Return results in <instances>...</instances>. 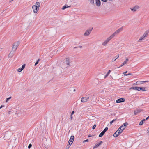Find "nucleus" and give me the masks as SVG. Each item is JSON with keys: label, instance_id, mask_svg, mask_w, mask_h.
I'll list each match as a JSON object with an SVG mask.
<instances>
[{"label": "nucleus", "instance_id": "obj_1", "mask_svg": "<svg viewBox=\"0 0 149 149\" xmlns=\"http://www.w3.org/2000/svg\"><path fill=\"white\" fill-rule=\"evenodd\" d=\"M149 32V30H148L146 31L144 34H143V35L141 37L139 40L138 42H140L141 40H143L144 38L146 37V36L148 35V33Z\"/></svg>", "mask_w": 149, "mask_h": 149}, {"label": "nucleus", "instance_id": "obj_2", "mask_svg": "<svg viewBox=\"0 0 149 149\" xmlns=\"http://www.w3.org/2000/svg\"><path fill=\"white\" fill-rule=\"evenodd\" d=\"M19 43V42H15L13 44L12 46V50L13 51H15L17 49V47H18Z\"/></svg>", "mask_w": 149, "mask_h": 149}, {"label": "nucleus", "instance_id": "obj_3", "mask_svg": "<svg viewBox=\"0 0 149 149\" xmlns=\"http://www.w3.org/2000/svg\"><path fill=\"white\" fill-rule=\"evenodd\" d=\"M113 38L111 37L110 36L108 38H107L103 42L102 45L103 46H106L107 44V43L109 42Z\"/></svg>", "mask_w": 149, "mask_h": 149}, {"label": "nucleus", "instance_id": "obj_4", "mask_svg": "<svg viewBox=\"0 0 149 149\" xmlns=\"http://www.w3.org/2000/svg\"><path fill=\"white\" fill-rule=\"evenodd\" d=\"M128 125V123L127 122L125 123L123 125L121 126L119 129L123 131L124 129L126 128V127Z\"/></svg>", "mask_w": 149, "mask_h": 149}, {"label": "nucleus", "instance_id": "obj_5", "mask_svg": "<svg viewBox=\"0 0 149 149\" xmlns=\"http://www.w3.org/2000/svg\"><path fill=\"white\" fill-rule=\"evenodd\" d=\"M92 29L93 28H92L91 29H90L89 30H87L84 33V36H88L91 33Z\"/></svg>", "mask_w": 149, "mask_h": 149}, {"label": "nucleus", "instance_id": "obj_6", "mask_svg": "<svg viewBox=\"0 0 149 149\" xmlns=\"http://www.w3.org/2000/svg\"><path fill=\"white\" fill-rule=\"evenodd\" d=\"M148 81H138L136 82L133 84V85H136L143 84L144 82H147Z\"/></svg>", "mask_w": 149, "mask_h": 149}, {"label": "nucleus", "instance_id": "obj_7", "mask_svg": "<svg viewBox=\"0 0 149 149\" xmlns=\"http://www.w3.org/2000/svg\"><path fill=\"white\" fill-rule=\"evenodd\" d=\"M139 8V7L138 6L136 5L134 7L130 8V10L133 12H135Z\"/></svg>", "mask_w": 149, "mask_h": 149}, {"label": "nucleus", "instance_id": "obj_8", "mask_svg": "<svg viewBox=\"0 0 149 149\" xmlns=\"http://www.w3.org/2000/svg\"><path fill=\"white\" fill-rule=\"evenodd\" d=\"M89 99L88 97H82L81 99V101L82 102L84 103L86 102Z\"/></svg>", "mask_w": 149, "mask_h": 149}, {"label": "nucleus", "instance_id": "obj_9", "mask_svg": "<svg viewBox=\"0 0 149 149\" xmlns=\"http://www.w3.org/2000/svg\"><path fill=\"white\" fill-rule=\"evenodd\" d=\"M32 8L34 13H36L39 9L38 8H37V6H35V5H33L32 6Z\"/></svg>", "mask_w": 149, "mask_h": 149}, {"label": "nucleus", "instance_id": "obj_10", "mask_svg": "<svg viewBox=\"0 0 149 149\" xmlns=\"http://www.w3.org/2000/svg\"><path fill=\"white\" fill-rule=\"evenodd\" d=\"M125 99L124 98H120L117 99L116 101V102L117 103L122 102H124Z\"/></svg>", "mask_w": 149, "mask_h": 149}, {"label": "nucleus", "instance_id": "obj_11", "mask_svg": "<svg viewBox=\"0 0 149 149\" xmlns=\"http://www.w3.org/2000/svg\"><path fill=\"white\" fill-rule=\"evenodd\" d=\"M74 136H71L68 142V143H71L72 144L74 140Z\"/></svg>", "mask_w": 149, "mask_h": 149}, {"label": "nucleus", "instance_id": "obj_12", "mask_svg": "<svg viewBox=\"0 0 149 149\" xmlns=\"http://www.w3.org/2000/svg\"><path fill=\"white\" fill-rule=\"evenodd\" d=\"M14 51L13 50H12L9 53L8 55V57L9 58H12L14 55Z\"/></svg>", "mask_w": 149, "mask_h": 149}, {"label": "nucleus", "instance_id": "obj_13", "mask_svg": "<svg viewBox=\"0 0 149 149\" xmlns=\"http://www.w3.org/2000/svg\"><path fill=\"white\" fill-rule=\"evenodd\" d=\"M142 111V110L141 109H136L134 111V114L135 115H137L140 112Z\"/></svg>", "mask_w": 149, "mask_h": 149}, {"label": "nucleus", "instance_id": "obj_14", "mask_svg": "<svg viewBox=\"0 0 149 149\" xmlns=\"http://www.w3.org/2000/svg\"><path fill=\"white\" fill-rule=\"evenodd\" d=\"M65 62L67 65L69 66H70V64L69 59V58H67L65 59Z\"/></svg>", "mask_w": 149, "mask_h": 149}, {"label": "nucleus", "instance_id": "obj_15", "mask_svg": "<svg viewBox=\"0 0 149 149\" xmlns=\"http://www.w3.org/2000/svg\"><path fill=\"white\" fill-rule=\"evenodd\" d=\"M96 4V6H99L101 4L100 1V0H95Z\"/></svg>", "mask_w": 149, "mask_h": 149}, {"label": "nucleus", "instance_id": "obj_16", "mask_svg": "<svg viewBox=\"0 0 149 149\" xmlns=\"http://www.w3.org/2000/svg\"><path fill=\"white\" fill-rule=\"evenodd\" d=\"M139 87H132L131 88H130V89H133V90H137L138 91H140V90L139 89Z\"/></svg>", "mask_w": 149, "mask_h": 149}, {"label": "nucleus", "instance_id": "obj_17", "mask_svg": "<svg viewBox=\"0 0 149 149\" xmlns=\"http://www.w3.org/2000/svg\"><path fill=\"white\" fill-rule=\"evenodd\" d=\"M118 32L116 31H115L113 34H112L110 36L112 38H113L115 36L118 34Z\"/></svg>", "mask_w": 149, "mask_h": 149}, {"label": "nucleus", "instance_id": "obj_18", "mask_svg": "<svg viewBox=\"0 0 149 149\" xmlns=\"http://www.w3.org/2000/svg\"><path fill=\"white\" fill-rule=\"evenodd\" d=\"M119 55L118 54L114 58H113L112 59V62H113V61H115L116 60V59H117L118 58H119Z\"/></svg>", "mask_w": 149, "mask_h": 149}, {"label": "nucleus", "instance_id": "obj_19", "mask_svg": "<svg viewBox=\"0 0 149 149\" xmlns=\"http://www.w3.org/2000/svg\"><path fill=\"white\" fill-rule=\"evenodd\" d=\"M35 6H37V8H39V7L40 6V2H37L36 3V5H35Z\"/></svg>", "mask_w": 149, "mask_h": 149}, {"label": "nucleus", "instance_id": "obj_20", "mask_svg": "<svg viewBox=\"0 0 149 149\" xmlns=\"http://www.w3.org/2000/svg\"><path fill=\"white\" fill-rule=\"evenodd\" d=\"M123 131L121 130H120L119 128L115 132H117L118 134V135H119Z\"/></svg>", "mask_w": 149, "mask_h": 149}, {"label": "nucleus", "instance_id": "obj_21", "mask_svg": "<svg viewBox=\"0 0 149 149\" xmlns=\"http://www.w3.org/2000/svg\"><path fill=\"white\" fill-rule=\"evenodd\" d=\"M123 27H122L121 28L118 29L117 30H116L117 31L118 33L123 30Z\"/></svg>", "mask_w": 149, "mask_h": 149}, {"label": "nucleus", "instance_id": "obj_22", "mask_svg": "<svg viewBox=\"0 0 149 149\" xmlns=\"http://www.w3.org/2000/svg\"><path fill=\"white\" fill-rule=\"evenodd\" d=\"M146 120V119H143L139 123V125H142L143 123Z\"/></svg>", "mask_w": 149, "mask_h": 149}, {"label": "nucleus", "instance_id": "obj_23", "mask_svg": "<svg viewBox=\"0 0 149 149\" xmlns=\"http://www.w3.org/2000/svg\"><path fill=\"white\" fill-rule=\"evenodd\" d=\"M71 145V143H68V144L66 146V147L65 149H68L70 147V145Z\"/></svg>", "mask_w": 149, "mask_h": 149}, {"label": "nucleus", "instance_id": "obj_24", "mask_svg": "<svg viewBox=\"0 0 149 149\" xmlns=\"http://www.w3.org/2000/svg\"><path fill=\"white\" fill-rule=\"evenodd\" d=\"M111 71L110 70H109L107 73L106 74L104 77V78H106L109 74Z\"/></svg>", "mask_w": 149, "mask_h": 149}, {"label": "nucleus", "instance_id": "obj_25", "mask_svg": "<svg viewBox=\"0 0 149 149\" xmlns=\"http://www.w3.org/2000/svg\"><path fill=\"white\" fill-rule=\"evenodd\" d=\"M139 89L140 90L146 91V87H139Z\"/></svg>", "mask_w": 149, "mask_h": 149}, {"label": "nucleus", "instance_id": "obj_26", "mask_svg": "<svg viewBox=\"0 0 149 149\" xmlns=\"http://www.w3.org/2000/svg\"><path fill=\"white\" fill-rule=\"evenodd\" d=\"M70 6H67L66 5H65V6H63V7L62 8V9L64 10L65 9H66V8L70 7Z\"/></svg>", "mask_w": 149, "mask_h": 149}, {"label": "nucleus", "instance_id": "obj_27", "mask_svg": "<svg viewBox=\"0 0 149 149\" xmlns=\"http://www.w3.org/2000/svg\"><path fill=\"white\" fill-rule=\"evenodd\" d=\"M128 61V59L127 58L124 61L123 63V65H125L126 64Z\"/></svg>", "mask_w": 149, "mask_h": 149}, {"label": "nucleus", "instance_id": "obj_28", "mask_svg": "<svg viewBox=\"0 0 149 149\" xmlns=\"http://www.w3.org/2000/svg\"><path fill=\"white\" fill-rule=\"evenodd\" d=\"M119 135H118V134L117 132H115L113 134V136L115 137H117Z\"/></svg>", "mask_w": 149, "mask_h": 149}, {"label": "nucleus", "instance_id": "obj_29", "mask_svg": "<svg viewBox=\"0 0 149 149\" xmlns=\"http://www.w3.org/2000/svg\"><path fill=\"white\" fill-rule=\"evenodd\" d=\"M100 145V144H97L96 145H95V146L93 147V149L95 148L98 147Z\"/></svg>", "mask_w": 149, "mask_h": 149}, {"label": "nucleus", "instance_id": "obj_30", "mask_svg": "<svg viewBox=\"0 0 149 149\" xmlns=\"http://www.w3.org/2000/svg\"><path fill=\"white\" fill-rule=\"evenodd\" d=\"M23 70V69L21 67H20L18 69L17 71L18 72H20L22 71Z\"/></svg>", "mask_w": 149, "mask_h": 149}, {"label": "nucleus", "instance_id": "obj_31", "mask_svg": "<svg viewBox=\"0 0 149 149\" xmlns=\"http://www.w3.org/2000/svg\"><path fill=\"white\" fill-rule=\"evenodd\" d=\"M104 134L102 132L99 135V137H102Z\"/></svg>", "mask_w": 149, "mask_h": 149}, {"label": "nucleus", "instance_id": "obj_32", "mask_svg": "<svg viewBox=\"0 0 149 149\" xmlns=\"http://www.w3.org/2000/svg\"><path fill=\"white\" fill-rule=\"evenodd\" d=\"M116 120V119H114L112 121L110 122V124H112L113 122L115 121Z\"/></svg>", "mask_w": 149, "mask_h": 149}, {"label": "nucleus", "instance_id": "obj_33", "mask_svg": "<svg viewBox=\"0 0 149 149\" xmlns=\"http://www.w3.org/2000/svg\"><path fill=\"white\" fill-rule=\"evenodd\" d=\"M40 61V59H38L37 62L35 63V66H36V65H37L39 63V61Z\"/></svg>", "mask_w": 149, "mask_h": 149}, {"label": "nucleus", "instance_id": "obj_34", "mask_svg": "<svg viewBox=\"0 0 149 149\" xmlns=\"http://www.w3.org/2000/svg\"><path fill=\"white\" fill-rule=\"evenodd\" d=\"M11 97H10L9 98H7L6 99V102H8V101H9V100L11 99Z\"/></svg>", "mask_w": 149, "mask_h": 149}, {"label": "nucleus", "instance_id": "obj_35", "mask_svg": "<svg viewBox=\"0 0 149 149\" xmlns=\"http://www.w3.org/2000/svg\"><path fill=\"white\" fill-rule=\"evenodd\" d=\"M90 1V2L91 4H93L94 3V0H89Z\"/></svg>", "mask_w": 149, "mask_h": 149}, {"label": "nucleus", "instance_id": "obj_36", "mask_svg": "<svg viewBox=\"0 0 149 149\" xmlns=\"http://www.w3.org/2000/svg\"><path fill=\"white\" fill-rule=\"evenodd\" d=\"M108 130V128L107 127H106L105 128V129L103 131H104L105 132H106Z\"/></svg>", "mask_w": 149, "mask_h": 149}, {"label": "nucleus", "instance_id": "obj_37", "mask_svg": "<svg viewBox=\"0 0 149 149\" xmlns=\"http://www.w3.org/2000/svg\"><path fill=\"white\" fill-rule=\"evenodd\" d=\"M31 147L32 144H30L28 146V148L30 149Z\"/></svg>", "mask_w": 149, "mask_h": 149}, {"label": "nucleus", "instance_id": "obj_38", "mask_svg": "<svg viewBox=\"0 0 149 149\" xmlns=\"http://www.w3.org/2000/svg\"><path fill=\"white\" fill-rule=\"evenodd\" d=\"M96 127V125H93V126L92 127V129L93 130Z\"/></svg>", "mask_w": 149, "mask_h": 149}, {"label": "nucleus", "instance_id": "obj_39", "mask_svg": "<svg viewBox=\"0 0 149 149\" xmlns=\"http://www.w3.org/2000/svg\"><path fill=\"white\" fill-rule=\"evenodd\" d=\"M25 65L24 64L22 65V67H21V68H22L23 69L25 68Z\"/></svg>", "mask_w": 149, "mask_h": 149}, {"label": "nucleus", "instance_id": "obj_40", "mask_svg": "<svg viewBox=\"0 0 149 149\" xmlns=\"http://www.w3.org/2000/svg\"><path fill=\"white\" fill-rule=\"evenodd\" d=\"M88 139H86V140H84L83 141V143H84V142H88Z\"/></svg>", "mask_w": 149, "mask_h": 149}, {"label": "nucleus", "instance_id": "obj_41", "mask_svg": "<svg viewBox=\"0 0 149 149\" xmlns=\"http://www.w3.org/2000/svg\"><path fill=\"white\" fill-rule=\"evenodd\" d=\"M127 72V71H126V72H124L123 73L124 75L125 76H127V74H126V73Z\"/></svg>", "mask_w": 149, "mask_h": 149}, {"label": "nucleus", "instance_id": "obj_42", "mask_svg": "<svg viewBox=\"0 0 149 149\" xmlns=\"http://www.w3.org/2000/svg\"><path fill=\"white\" fill-rule=\"evenodd\" d=\"M123 65V63H122L121 65L119 67H118V68H120V67H122L123 65Z\"/></svg>", "mask_w": 149, "mask_h": 149}, {"label": "nucleus", "instance_id": "obj_43", "mask_svg": "<svg viewBox=\"0 0 149 149\" xmlns=\"http://www.w3.org/2000/svg\"><path fill=\"white\" fill-rule=\"evenodd\" d=\"M102 143V141H100L99 143V144H100V145H101Z\"/></svg>", "mask_w": 149, "mask_h": 149}, {"label": "nucleus", "instance_id": "obj_44", "mask_svg": "<svg viewBox=\"0 0 149 149\" xmlns=\"http://www.w3.org/2000/svg\"><path fill=\"white\" fill-rule=\"evenodd\" d=\"M74 113V111H72L71 114V116H72L73 114Z\"/></svg>", "mask_w": 149, "mask_h": 149}, {"label": "nucleus", "instance_id": "obj_45", "mask_svg": "<svg viewBox=\"0 0 149 149\" xmlns=\"http://www.w3.org/2000/svg\"><path fill=\"white\" fill-rule=\"evenodd\" d=\"M101 0L104 2H106L107 1V0Z\"/></svg>", "mask_w": 149, "mask_h": 149}, {"label": "nucleus", "instance_id": "obj_46", "mask_svg": "<svg viewBox=\"0 0 149 149\" xmlns=\"http://www.w3.org/2000/svg\"><path fill=\"white\" fill-rule=\"evenodd\" d=\"M3 107H4V105H1V106L0 107V109H1V108H2Z\"/></svg>", "mask_w": 149, "mask_h": 149}, {"label": "nucleus", "instance_id": "obj_47", "mask_svg": "<svg viewBox=\"0 0 149 149\" xmlns=\"http://www.w3.org/2000/svg\"><path fill=\"white\" fill-rule=\"evenodd\" d=\"M147 132H148L149 134V127L147 129Z\"/></svg>", "mask_w": 149, "mask_h": 149}, {"label": "nucleus", "instance_id": "obj_48", "mask_svg": "<svg viewBox=\"0 0 149 149\" xmlns=\"http://www.w3.org/2000/svg\"><path fill=\"white\" fill-rule=\"evenodd\" d=\"M131 74V73H128V74H127V75H130Z\"/></svg>", "mask_w": 149, "mask_h": 149}, {"label": "nucleus", "instance_id": "obj_49", "mask_svg": "<svg viewBox=\"0 0 149 149\" xmlns=\"http://www.w3.org/2000/svg\"><path fill=\"white\" fill-rule=\"evenodd\" d=\"M149 118V116L147 117L146 118V120H148V119Z\"/></svg>", "mask_w": 149, "mask_h": 149}, {"label": "nucleus", "instance_id": "obj_50", "mask_svg": "<svg viewBox=\"0 0 149 149\" xmlns=\"http://www.w3.org/2000/svg\"><path fill=\"white\" fill-rule=\"evenodd\" d=\"M102 132H103V134H105V132H104V131H103Z\"/></svg>", "mask_w": 149, "mask_h": 149}, {"label": "nucleus", "instance_id": "obj_51", "mask_svg": "<svg viewBox=\"0 0 149 149\" xmlns=\"http://www.w3.org/2000/svg\"><path fill=\"white\" fill-rule=\"evenodd\" d=\"M72 118V116H71V117H70L71 119V120Z\"/></svg>", "mask_w": 149, "mask_h": 149}, {"label": "nucleus", "instance_id": "obj_52", "mask_svg": "<svg viewBox=\"0 0 149 149\" xmlns=\"http://www.w3.org/2000/svg\"><path fill=\"white\" fill-rule=\"evenodd\" d=\"M88 137H91V136L90 135H89L88 136Z\"/></svg>", "mask_w": 149, "mask_h": 149}, {"label": "nucleus", "instance_id": "obj_53", "mask_svg": "<svg viewBox=\"0 0 149 149\" xmlns=\"http://www.w3.org/2000/svg\"><path fill=\"white\" fill-rule=\"evenodd\" d=\"M79 47L80 48H81L82 47V46H79Z\"/></svg>", "mask_w": 149, "mask_h": 149}, {"label": "nucleus", "instance_id": "obj_54", "mask_svg": "<svg viewBox=\"0 0 149 149\" xmlns=\"http://www.w3.org/2000/svg\"><path fill=\"white\" fill-rule=\"evenodd\" d=\"M10 111H9L8 113V114H10Z\"/></svg>", "mask_w": 149, "mask_h": 149}, {"label": "nucleus", "instance_id": "obj_55", "mask_svg": "<svg viewBox=\"0 0 149 149\" xmlns=\"http://www.w3.org/2000/svg\"><path fill=\"white\" fill-rule=\"evenodd\" d=\"M76 91L75 89H74V91Z\"/></svg>", "mask_w": 149, "mask_h": 149}]
</instances>
